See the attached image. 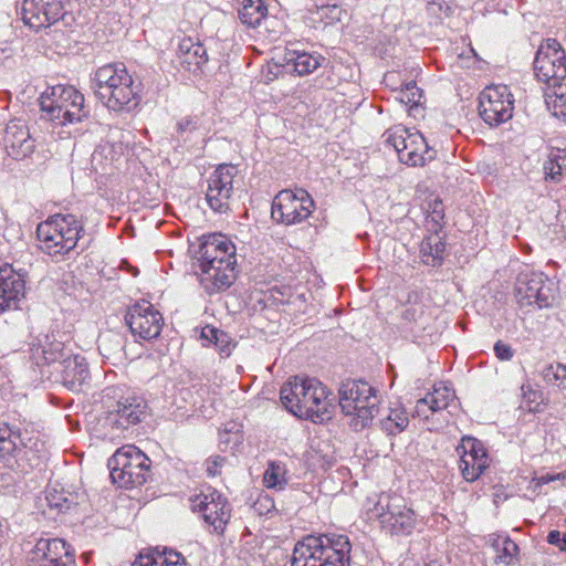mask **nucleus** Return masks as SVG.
<instances>
[{
  "mask_svg": "<svg viewBox=\"0 0 566 566\" xmlns=\"http://www.w3.org/2000/svg\"><path fill=\"white\" fill-rule=\"evenodd\" d=\"M460 457V469L463 478L473 482L480 478L489 467V458L481 441L475 438L465 437L457 448Z\"/></svg>",
  "mask_w": 566,
  "mask_h": 566,
  "instance_id": "nucleus-19",
  "label": "nucleus"
},
{
  "mask_svg": "<svg viewBox=\"0 0 566 566\" xmlns=\"http://www.w3.org/2000/svg\"><path fill=\"white\" fill-rule=\"evenodd\" d=\"M149 462L147 455L135 446H124L108 461L111 478L122 488L142 485L147 480Z\"/></svg>",
  "mask_w": 566,
  "mask_h": 566,
  "instance_id": "nucleus-7",
  "label": "nucleus"
},
{
  "mask_svg": "<svg viewBox=\"0 0 566 566\" xmlns=\"http://www.w3.org/2000/svg\"><path fill=\"white\" fill-rule=\"evenodd\" d=\"M43 116L55 125L66 126L87 117L84 96L73 86L56 85L40 97Z\"/></svg>",
  "mask_w": 566,
  "mask_h": 566,
  "instance_id": "nucleus-3",
  "label": "nucleus"
},
{
  "mask_svg": "<svg viewBox=\"0 0 566 566\" xmlns=\"http://www.w3.org/2000/svg\"><path fill=\"white\" fill-rule=\"evenodd\" d=\"M542 376L548 385L566 389V365H548L543 369Z\"/></svg>",
  "mask_w": 566,
  "mask_h": 566,
  "instance_id": "nucleus-38",
  "label": "nucleus"
},
{
  "mask_svg": "<svg viewBox=\"0 0 566 566\" xmlns=\"http://www.w3.org/2000/svg\"><path fill=\"white\" fill-rule=\"evenodd\" d=\"M324 57L319 54H312L307 52H293L289 62L294 65V71L300 76L313 73L317 67L322 65Z\"/></svg>",
  "mask_w": 566,
  "mask_h": 566,
  "instance_id": "nucleus-33",
  "label": "nucleus"
},
{
  "mask_svg": "<svg viewBox=\"0 0 566 566\" xmlns=\"http://www.w3.org/2000/svg\"><path fill=\"white\" fill-rule=\"evenodd\" d=\"M387 143L396 149L400 161L409 166H424L436 155L419 132L410 130L402 125L387 130Z\"/></svg>",
  "mask_w": 566,
  "mask_h": 566,
  "instance_id": "nucleus-10",
  "label": "nucleus"
},
{
  "mask_svg": "<svg viewBox=\"0 0 566 566\" xmlns=\"http://www.w3.org/2000/svg\"><path fill=\"white\" fill-rule=\"evenodd\" d=\"M95 93L111 109L119 111L129 104L135 92L133 78L122 64H106L95 72Z\"/></svg>",
  "mask_w": 566,
  "mask_h": 566,
  "instance_id": "nucleus-6",
  "label": "nucleus"
},
{
  "mask_svg": "<svg viewBox=\"0 0 566 566\" xmlns=\"http://www.w3.org/2000/svg\"><path fill=\"white\" fill-rule=\"evenodd\" d=\"M313 206V199L304 189H285L275 196L271 214L277 222L294 224L307 219Z\"/></svg>",
  "mask_w": 566,
  "mask_h": 566,
  "instance_id": "nucleus-11",
  "label": "nucleus"
},
{
  "mask_svg": "<svg viewBox=\"0 0 566 566\" xmlns=\"http://www.w3.org/2000/svg\"><path fill=\"white\" fill-rule=\"evenodd\" d=\"M83 231L82 222L73 214H56L39 224L36 234L41 249L50 254H65L76 247Z\"/></svg>",
  "mask_w": 566,
  "mask_h": 566,
  "instance_id": "nucleus-5",
  "label": "nucleus"
},
{
  "mask_svg": "<svg viewBox=\"0 0 566 566\" xmlns=\"http://www.w3.org/2000/svg\"><path fill=\"white\" fill-rule=\"evenodd\" d=\"M514 99L506 85L486 86L479 97V112L490 126H497L513 116Z\"/></svg>",
  "mask_w": 566,
  "mask_h": 566,
  "instance_id": "nucleus-12",
  "label": "nucleus"
},
{
  "mask_svg": "<svg viewBox=\"0 0 566 566\" xmlns=\"http://www.w3.org/2000/svg\"><path fill=\"white\" fill-rule=\"evenodd\" d=\"M564 479H566V472L558 473V474H545L537 479H534V482H535V485L538 486V485L551 483L553 481L564 480Z\"/></svg>",
  "mask_w": 566,
  "mask_h": 566,
  "instance_id": "nucleus-47",
  "label": "nucleus"
},
{
  "mask_svg": "<svg viewBox=\"0 0 566 566\" xmlns=\"http://www.w3.org/2000/svg\"><path fill=\"white\" fill-rule=\"evenodd\" d=\"M4 142L8 155L14 159H24L34 150V140L28 127L20 120L8 124Z\"/></svg>",
  "mask_w": 566,
  "mask_h": 566,
  "instance_id": "nucleus-24",
  "label": "nucleus"
},
{
  "mask_svg": "<svg viewBox=\"0 0 566 566\" xmlns=\"http://www.w3.org/2000/svg\"><path fill=\"white\" fill-rule=\"evenodd\" d=\"M522 407L530 412H542L547 401L544 397V394L541 390L532 388L530 385L522 386Z\"/></svg>",
  "mask_w": 566,
  "mask_h": 566,
  "instance_id": "nucleus-36",
  "label": "nucleus"
},
{
  "mask_svg": "<svg viewBox=\"0 0 566 566\" xmlns=\"http://www.w3.org/2000/svg\"><path fill=\"white\" fill-rule=\"evenodd\" d=\"M558 297L557 283L541 272L524 271L516 277L515 298L520 306L547 308Z\"/></svg>",
  "mask_w": 566,
  "mask_h": 566,
  "instance_id": "nucleus-8",
  "label": "nucleus"
},
{
  "mask_svg": "<svg viewBox=\"0 0 566 566\" xmlns=\"http://www.w3.org/2000/svg\"><path fill=\"white\" fill-rule=\"evenodd\" d=\"M143 416V410L138 405H123L117 410V419L116 421L122 427H127L129 424H134L140 421Z\"/></svg>",
  "mask_w": 566,
  "mask_h": 566,
  "instance_id": "nucleus-39",
  "label": "nucleus"
},
{
  "mask_svg": "<svg viewBox=\"0 0 566 566\" xmlns=\"http://www.w3.org/2000/svg\"><path fill=\"white\" fill-rule=\"evenodd\" d=\"M282 303H286L291 306L292 314L305 313L306 312V297L304 294H292L286 301L281 300Z\"/></svg>",
  "mask_w": 566,
  "mask_h": 566,
  "instance_id": "nucleus-42",
  "label": "nucleus"
},
{
  "mask_svg": "<svg viewBox=\"0 0 566 566\" xmlns=\"http://www.w3.org/2000/svg\"><path fill=\"white\" fill-rule=\"evenodd\" d=\"M11 55V48L7 43L0 45V60L8 59Z\"/></svg>",
  "mask_w": 566,
  "mask_h": 566,
  "instance_id": "nucleus-51",
  "label": "nucleus"
},
{
  "mask_svg": "<svg viewBox=\"0 0 566 566\" xmlns=\"http://www.w3.org/2000/svg\"><path fill=\"white\" fill-rule=\"evenodd\" d=\"M545 104L553 116L566 120V84H549L545 91Z\"/></svg>",
  "mask_w": 566,
  "mask_h": 566,
  "instance_id": "nucleus-29",
  "label": "nucleus"
},
{
  "mask_svg": "<svg viewBox=\"0 0 566 566\" xmlns=\"http://www.w3.org/2000/svg\"><path fill=\"white\" fill-rule=\"evenodd\" d=\"M214 261L218 262L223 279H227L226 271L234 272L235 248L232 242L222 234L208 237L199 249L198 266L209 269Z\"/></svg>",
  "mask_w": 566,
  "mask_h": 566,
  "instance_id": "nucleus-15",
  "label": "nucleus"
},
{
  "mask_svg": "<svg viewBox=\"0 0 566 566\" xmlns=\"http://www.w3.org/2000/svg\"><path fill=\"white\" fill-rule=\"evenodd\" d=\"M254 510L260 515H268L275 510L274 501L269 495H261L254 503Z\"/></svg>",
  "mask_w": 566,
  "mask_h": 566,
  "instance_id": "nucleus-43",
  "label": "nucleus"
},
{
  "mask_svg": "<svg viewBox=\"0 0 566 566\" xmlns=\"http://www.w3.org/2000/svg\"><path fill=\"white\" fill-rule=\"evenodd\" d=\"M454 398L451 387L443 382L436 384L426 397L417 400L412 417L428 420L434 412L447 409Z\"/></svg>",
  "mask_w": 566,
  "mask_h": 566,
  "instance_id": "nucleus-22",
  "label": "nucleus"
},
{
  "mask_svg": "<svg viewBox=\"0 0 566 566\" xmlns=\"http://www.w3.org/2000/svg\"><path fill=\"white\" fill-rule=\"evenodd\" d=\"M224 459L217 457L211 462L208 463L207 472L211 476H216L220 473V467L223 464Z\"/></svg>",
  "mask_w": 566,
  "mask_h": 566,
  "instance_id": "nucleus-48",
  "label": "nucleus"
},
{
  "mask_svg": "<svg viewBox=\"0 0 566 566\" xmlns=\"http://www.w3.org/2000/svg\"><path fill=\"white\" fill-rule=\"evenodd\" d=\"M281 400L293 415L314 422L329 418L332 400L327 389L315 378L294 377L281 388Z\"/></svg>",
  "mask_w": 566,
  "mask_h": 566,
  "instance_id": "nucleus-1",
  "label": "nucleus"
},
{
  "mask_svg": "<svg viewBox=\"0 0 566 566\" xmlns=\"http://www.w3.org/2000/svg\"><path fill=\"white\" fill-rule=\"evenodd\" d=\"M287 468L281 461L269 462L263 473V484L266 489L284 490L287 485Z\"/></svg>",
  "mask_w": 566,
  "mask_h": 566,
  "instance_id": "nucleus-31",
  "label": "nucleus"
},
{
  "mask_svg": "<svg viewBox=\"0 0 566 566\" xmlns=\"http://www.w3.org/2000/svg\"><path fill=\"white\" fill-rule=\"evenodd\" d=\"M446 244L439 234H431L423 239L420 247L422 262L436 266L443 259Z\"/></svg>",
  "mask_w": 566,
  "mask_h": 566,
  "instance_id": "nucleus-30",
  "label": "nucleus"
},
{
  "mask_svg": "<svg viewBox=\"0 0 566 566\" xmlns=\"http://www.w3.org/2000/svg\"><path fill=\"white\" fill-rule=\"evenodd\" d=\"M377 391L365 381H348L339 389V406L349 418V426L361 430L369 426L378 412Z\"/></svg>",
  "mask_w": 566,
  "mask_h": 566,
  "instance_id": "nucleus-4",
  "label": "nucleus"
},
{
  "mask_svg": "<svg viewBox=\"0 0 566 566\" xmlns=\"http://www.w3.org/2000/svg\"><path fill=\"white\" fill-rule=\"evenodd\" d=\"M202 337L205 338H213L216 342H218V331L212 327H205L201 333Z\"/></svg>",
  "mask_w": 566,
  "mask_h": 566,
  "instance_id": "nucleus-50",
  "label": "nucleus"
},
{
  "mask_svg": "<svg viewBox=\"0 0 566 566\" xmlns=\"http://www.w3.org/2000/svg\"><path fill=\"white\" fill-rule=\"evenodd\" d=\"M178 59L181 66L190 72L200 70L208 61L203 45L191 38H184L179 42Z\"/></svg>",
  "mask_w": 566,
  "mask_h": 566,
  "instance_id": "nucleus-26",
  "label": "nucleus"
},
{
  "mask_svg": "<svg viewBox=\"0 0 566 566\" xmlns=\"http://www.w3.org/2000/svg\"><path fill=\"white\" fill-rule=\"evenodd\" d=\"M193 512L202 515L205 522L211 525L216 532H223L229 518V505L219 492L206 488L189 499Z\"/></svg>",
  "mask_w": 566,
  "mask_h": 566,
  "instance_id": "nucleus-14",
  "label": "nucleus"
},
{
  "mask_svg": "<svg viewBox=\"0 0 566 566\" xmlns=\"http://www.w3.org/2000/svg\"><path fill=\"white\" fill-rule=\"evenodd\" d=\"M488 543L494 553V564L512 566L518 560L520 548L515 542L502 534H491Z\"/></svg>",
  "mask_w": 566,
  "mask_h": 566,
  "instance_id": "nucleus-27",
  "label": "nucleus"
},
{
  "mask_svg": "<svg viewBox=\"0 0 566 566\" xmlns=\"http://www.w3.org/2000/svg\"><path fill=\"white\" fill-rule=\"evenodd\" d=\"M64 0H24L22 20L39 30L56 22L63 15Z\"/></svg>",
  "mask_w": 566,
  "mask_h": 566,
  "instance_id": "nucleus-20",
  "label": "nucleus"
},
{
  "mask_svg": "<svg viewBox=\"0 0 566 566\" xmlns=\"http://www.w3.org/2000/svg\"><path fill=\"white\" fill-rule=\"evenodd\" d=\"M24 291V280L12 266L0 268V313L18 307Z\"/></svg>",
  "mask_w": 566,
  "mask_h": 566,
  "instance_id": "nucleus-23",
  "label": "nucleus"
},
{
  "mask_svg": "<svg viewBox=\"0 0 566 566\" xmlns=\"http://www.w3.org/2000/svg\"><path fill=\"white\" fill-rule=\"evenodd\" d=\"M214 261L218 262L223 279H227L226 271L234 272L235 248L232 242L222 234L208 237L199 249L198 266L209 269Z\"/></svg>",
  "mask_w": 566,
  "mask_h": 566,
  "instance_id": "nucleus-16",
  "label": "nucleus"
},
{
  "mask_svg": "<svg viewBox=\"0 0 566 566\" xmlns=\"http://www.w3.org/2000/svg\"><path fill=\"white\" fill-rule=\"evenodd\" d=\"M349 553L347 536H307L295 545L291 566H346Z\"/></svg>",
  "mask_w": 566,
  "mask_h": 566,
  "instance_id": "nucleus-2",
  "label": "nucleus"
},
{
  "mask_svg": "<svg viewBox=\"0 0 566 566\" xmlns=\"http://www.w3.org/2000/svg\"><path fill=\"white\" fill-rule=\"evenodd\" d=\"M211 265L212 266H209V269L198 266L197 274L199 275V280L203 289L208 293H213L216 291L229 287L234 279V272L226 271L227 279H223L221 269L219 270L218 262L214 261L211 263Z\"/></svg>",
  "mask_w": 566,
  "mask_h": 566,
  "instance_id": "nucleus-28",
  "label": "nucleus"
},
{
  "mask_svg": "<svg viewBox=\"0 0 566 566\" xmlns=\"http://www.w3.org/2000/svg\"><path fill=\"white\" fill-rule=\"evenodd\" d=\"M547 542L566 553V533L551 531L547 535Z\"/></svg>",
  "mask_w": 566,
  "mask_h": 566,
  "instance_id": "nucleus-44",
  "label": "nucleus"
},
{
  "mask_svg": "<svg viewBox=\"0 0 566 566\" xmlns=\"http://www.w3.org/2000/svg\"><path fill=\"white\" fill-rule=\"evenodd\" d=\"M381 527L391 534L408 535L417 524L415 511L397 494H381L373 509Z\"/></svg>",
  "mask_w": 566,
  "mask_h": 566,
  "instance_id": "nucleus-9",
  "label": "nucleus"
},
{
  "mask_svg": "<svg viewBox=\"0 0 566 566\" xmlns=\"http://www.w3.org/2000/svg\"><path fill=\"white\" fill-rule=\"evenodd\" d=\"M546 177L558 181L566 174V148L551 149L547 160L544 164Z\"/></svg>",
  "mask_w": 566,
  "mask_h": 566,
  "instance_id": "nucleus-35",
  "label": "nucleus"
},
{
  "mask_svg": "<svg viewBox=\"0 0 566 566\" xmlns=\"http://www.w3.org/2000/svg\"><path fill=\"white\" fill-rule=\"evenodd\" d=\"M182 559L181 555L174 551H165L163 555H157L153 559L151 565L154 566H177Z\"/></svg>",
  "mask_w": 566,
  "mask_h": 566,
  "instance_id": "nucleus-41",
  "label": "nucleus"
},
{
  "mask_svg": "<svg viewBox=\"0 0 566 566\" xmlns=\"http://www.w3.org/2000/svg\"><path fill=\"white\" fill-rule=\"evenodd\" d=\"M63 384L71 390H81L90 377L85 358L73 356L60 363Z\"/></svg>",
  "mask_w": 566,
  "mask_h": 566,
  "instance_id": "nucleus-25",
  "label": "nucleus"
},
{
  "mask_svg": "<svg viewBox=\"0 0 566 566\" xmlns=\"http://www.w3.org/2000/svg\"><path fill=\"white\" fill-rule=\"evenodd\" d=\"M409 423L406 409L401 406L390 408L386 418L381 420V428L390 436L402 432Z\"/></svg>",
  "mask_w": 566,
  "mask_h": 566,
  "instance_id": "nucleus-34",
  "label": "nucleus"
},
{
  "mask_svg": "<svg viewBox=\"0 0 566 566\" xmlns=\"http://www.w3.org/2000/svg\"><path fill=\"white\" fill-rule=\"evenodd\" d=\"M33 559L41 566H73L74 558L61 538L40 539L32 551Z\"/></svg>",
  "mask_w": 566,
  "mask_h": 566,
  "instance_id": "nucleus-21",
  "label": "nucleus"
},
{
  "mask_svg": "<svg viewBox=\"0 0 566 566\" xmlns=\"http://www.w3.org/2000/svg\"><path fill=\"white\" fill-rule=\"evenodd\" d=\"M238 169L232 165H220L208 179L206 199L210 208L217 212H226L232 195L233 178Z\"/></svg>",
  "mask_w": 566,
  "mask_h": 566,
  "instance_id": "nucleus-17",
  "label": "nucleus"
},
{
  "mask_svg": "<svg viewBox=\"0 0 566 566\" xmlns=\"http://www.w3.org/2000/svg\"><path fill=\"white\" fill-rule=\"evenodd\" d=\"M268 9L262 0H243L239 17L242 23L255 28L266 17Z\"/></svg>",
  "mask_w": 566,
  "mask_h": 566,
  "instance_id": "nucleus-32",
  "label": "nucleus"
},
{
  "mask_svg": "<svg viewBox=\"0 0 566 566\" xmlns=\"http://www.w3.org/2000/svg\"><path fill=\"white\" fill-rule=\"evenodd\" d=\"M421 91L412 82L407 83L406 86L400 90L396 96L400 103L410 106L418 105L421 101Z\"/></svg>",
  "mask_w": 566,
  "mask_h": 566,
  "instance_id": "nucleus-40",
  "label": "nucleus"
},
{
  "mask_svg": "<svg viewBox=\"0 0 566 566\" xmlns=\"http://www.w3.org/2000/svg\"><path fill=\"white\" fill-rule=\"evenodd\" d=\"M494 352L496 357L501 360H510L513 357V350L511 346L503 342H497L494 345Z\"/></svg>",
  "mask_w": 566,
  "mask_h": 566,
  "instance_id": "nucleus-46",
  "label": "nucleus"
},
{
  "mask_svg": "<svg viewBox=\"0 0 566 566\" xmlns=\"http://www.w3.org/2000/svg\"><path fill=\"white\" fill-rule=\"evenodd\" d=\"M322 17H326L332 21H342L343 15L346 14L338 6L325 7L321 10Z\"/></svg>",
  "mask_w": 566,
  "mask_h": 566,
  "instance_id": "nucleus-45",
  "label": "nucleus"
},
{
  "mask_svg": "<svg viewBox=\"0 0 566 566\" xmlns=\"http://www.w3.org/2000/svg\"><path fill=\"white\" fill-rule=\"evenodd\" d=\"M17 451V444L11 430L7 427H0V462L9 465Z\"/></svg>",
  "mask_w": 566,
  "mask_h": 566,
  "instance_id": "nucleus-37",
  "label": "nucleus"
},
{
  "mask_svg": "<svg viewBox=\"0 0 566 566\" xmlns=\"http://www.w3.org/2000/svg\"><path fill=\"white\" fill-rule=\"evenodd\" d=\"M534 71L538 81L547 84L562 83L566 76V55L555 39L545 40L538 48Z\"/></svg>",
  "mask_w": 566,
  "mask_h": 566,
  "instance_id": "nucleus-13",
  "label": "nucleus"
},
{
  "mask_svg": "<svg viewBox=\"0 0 566 566\" xmlns=\"http://www.w3.org/2000/svg\"><path fill=\"white\" fill-rule=\"evenodd\" d=\"M427 9L430 13L438 14L443 9V2L441 0L428 2Z\"/></svg>",
  "mask_w": 566,
  "mask_h": 566,
  "instance_id": "nucleus-49",
  "label": "nucleus"
},
{
  "mask_svg": "<svg viewBox=\"0 0 566 566\" xmlns=\"http://www.w3.org/2000/svg\"><path fill=\"white\" fill-rule=\"evenodd\" d=\"M130 332L143 339H151L159 335L164 319L155 306L142 301L133 305L126 315Z\"/></svg>",
  "mask_w": 566,
  "mask_h": 566,
  "instance_id": "nucleus-18",
  "label": "nucleus"
}]
</instances>
